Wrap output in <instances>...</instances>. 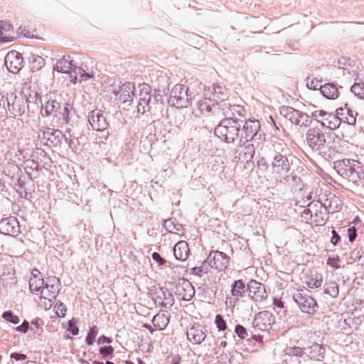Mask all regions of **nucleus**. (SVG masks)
Listing matches in <instances>:
<instances>
[{
    "instance_id": "obj_39",
    "label": "nucleus",
    "mask_w": 364,
    "mask_h": 364,
    "mask_svg": "<svg viewBox=\"0 0 364 364\" xmlns=\"http://www.w3.org/2000/svg\"><path fill=\"white\" fill-rule=\"evenodd\" d=\"M329 214L328 210L323 209L322 206H320L318 212L314 213L313 218L317 225H323L328 221Z\"/></svg>"
},
{
    "instance_id": "obj_31",
    "label": "nucleus",
    "mask_w": 364,
    "mask_h": 364,
    "mask_svg": "<svg viewBox=\"0 0 364 364\" xmlns=\"http://www.w3.org/2000/svg\"><path fill=\"white\" fill-rule=\"evenodd\" d=\"M134 85L131 82H126L122 85L119 91V100L123 102H129L132 99L131 93L134 95Z\"/></svg>"
},
{
    "instance_id": "obj_9",
    "label": "nucleus",
    "mask_w": 364,
    "mask_h": 364,
    "mask_svg": "<svg viewBox=\"0 0 364 364\" xmlns=\"http://www.w3.org/2000/svg\"><path fill=\"white\" fill-rule=\"evenodd\" d=\"M239 160L248 162L251 161L255 155V146L251 140L243 139V136L239 140V144L235 149Z\"/></svg>"
},
{
    "instance_id": "obj_46",
    "label": "nucleus",
    "mask_w": 364,
    "mask_h": 364,
    "mask_svg": "<svg viewBox=\"0 0 364 364\" xmlns=\"http://www.w3.org/2000/svg\"><path fill=\"white\" fill-rule=\"evenodd\" d=\"M45 65L44 59L40 55H33L31 61V66L33 71H38Z\"/></svg>"
},
{
    "instance_id": "obj_43",
    "label": "nucleus",
    "mask_w": 364,
    "mask_h": 364,
    "mask_svg": "<svg viewBox=\"0 0 364 364\" xmlns=\"http://www.w3.org/2000/svg\"><path fill=\"white\" fill-rule=\"evenodd\" d=\"M73 73L78 77L80 82L87 81L93 77L92 73H87L82 68L77 65L74 66Z\"/></svg>"
},
{
    "instance_id": "obj_20",
    "label": "nucleus",
    "mask_w": 364,
    "mask_h": 364,
    "mask_svg": "<svg viewBox=\"0 0 364 364\" xmlns=\"http://www.w3.org/2000/svg\"><path fill=\"white\" fill-rule=\"evenodd\" d=\"M343 178L348 179L349 181L356 183L358 181L364 179V168L359 161H356L353 164L350 170L346 171Z\"/></svg>"
},
{
    "instance_id": "obj_32",
    "label": "nucleus",
    "mask_w": 364,
    "mask_h": 364,
    "mask_svg": "<svg viewBox=\"0 0 364 364\" xmlns=\"http://www.w3.org/2000/svg\"><path fill=\"white\" fill-rule=\"evenodd\" d=\"M156 107L155 102L151 101V99L139 100L137 105V111L141 114L150 112L154 114Z\"/></svg>"
},
{
    "instance_id": "obj_62",
    "label": "nucleus",
    "mask_w": 364,
    "mask_h": 364,
    "mask_svg": "<svg viewBox=\"0 0 364 364\" xmlns=\"http://www.w3.org/2000/svg\"><path fill=\"white\" fill-rule=\"evenodd\" d=\"M151 257L154 261L159 264V266L165 265L166 263V260L164 259L159 252H153Z\"/></svg>"
},
{
    "instance_id": "obj_34",
    "label": "nucleus",
    "mask_w": 364,
    "mask_h": 364,
    "mask_svg": "<svg viewBox=\"0 0 364 364\" xmlns=\"http://www.w3.org/2000/svg\"><path fill=\"white\" fill-rule=\"evenodd\" d=\"M164 228L171 233L180 234L183 230V227L181 224L176 222L175 218H169L164 221Z\"/></svg>"
},
{
    "instance_id": "obj_36",
    "label": "nucleus",
    "mask_w": 364,
    "mask_h": 364,
    "mask_svg": "<svg viewBox=\"0 0 364 364\" xmlns=\"http://www.w3.org/2000/svg\"><path fill=\"white\" fill-rule=\"evenodd\" d=\"M245 291V284L242 279L236 280L231 285L232 296L238 299Z\"/></svg>"
},
{
    "instance_id": "obj_60",
    "label": "nucleus",
    "mask_w": 364,
    "mask_h": 364,
    "mask_svg": "<svg viewBox=\"0 0 364 364\" xmlns=\"http://www.w3.org/2000/svg\"><path fill=\"white\" fill-rule=\"evenodd\" d=\"M68 331L76 336L79 333V328L76 326V321L73 318L68 321Z\"/></svg>"
},
{
    "instance_id": "obj_42",
    "label": "nucleus",
    "mask_w": 364,
    "mask_h": 364,
    "mask_svg": "<svg viewBox=\"0 0 364 364\" xmlns=\"http://www.w3.org/2000/svg\"><path fill=\"white\" fill-rule=\"evenodd\" d=\"M324 292L330 295L332 298L337 297L339 292L338 284L335 281H329L326 284Z\"/></svg>"
},
{
    "instance_id": "obj_3",
    "label": "nucleus",
    "mask_w": 364,
    "mask_h": 364,
    "mask_svg": "<svg viewBox=\"0 0 364 364\" xmlns=\"http://www.w3.org/2000/svg\"><path fill=\"white\" fill-rule=\"evenodd\" d=\"M327 133L318 126L310 127L306 132V141L315 152L321 153L326 148Z\"/></svg>"
},
{
    "instance_id": "obj_10",
    "label": "nucleus",
    "mask_w": 364,
    "mask_h": 364,
    "mask_svg": "<svg viewBox=\"0 0 364 364\" xmlns=\"http://www.w3.org/2000/svg\"><path fill=\"white\" fill-rule=\"evenodd\" d=\"M247 291L249 296L256 302L263 301L267 297L264 285L254 279L248 282Z\"/></svg>"
},
{
    "instance_id": "obj_15",
    "label": "nucleus",
    "mask_w": 364,
    "mask_h": 364,
    "mask_svg": "<svg viewBox=\"0 0 364 364\" xmlns=\"http://www.w3.org/2000/svg\"><path fill=\"white\" fill-rule=\"evenodd\" d=\"M272 316V314L267 311L259 312L257 314H256L253 320L252 327L255 329V331H267L271 328Z\"/></svg>"
},
{
    "instance_id": "obj_11",
    "label": "nucleus",
    "mask_w": 364,
    "mask_h": 364,
    "mask_svg": "<svg viewBox=\"0 0 364 364\" xmlns=\"http://www.w3.org/2000/svg\"><path fill=\"white\" fill-rule=\"evenodd\" d=\"M88 121L92 128L98 132L105 131L108 127L107 118L101 109H94L89 113Z\"/></svg>"
},
{
    "instance_id": "obj_58",
    "label": "nucleus",
    "mask_w": 364,
    "mask_h": 364,
    "mask_svg": "<svg viewBox=\"0 0 364 364\" xmlns=\"http://www.w3.org/2000/svg\"><path fill=\"white\" fill-rule=\"evenodd\" d=\"M306 86L308 88L311 90H319L320 86H322L321 85V82L319 80L314 79H309V77L306 79Z\"/></svg>"
},
{
    "instance_id": "obj_51",
    "label": "nucleus",
    "mask_w": 364,
    "mask_h": 364,
    "mask_svg": "<svg viewBox=\"0 0 364 364\" xmlns=\"http://www.w3.org/2000/svg\"><path fill=\"white\" fill-rule=\"evenodd\" d=\"M2 317L6 321L11 322L14 324H17L19 323L18 316L14 314V313L11 311H4L2 314Z\"/></svg>"
},
{
    "instance_id": "obj_14",
    "label": "nucleus",
    "mask_w": 364,
    "mask_h": 364,
    "mask_svg": "<svg viewBox=\"0 0 364 364\" xmlns=\"http://www.w3.org/2000/svg\"><path fill=\"white\" fill-rule=\"evenodd\" d=\"M40 101L41 102V114L43 117H49L52 114L57 116V112L60 109V102L47 95L43 97V100L41 97Z\"/></svg>"
},
{
    "instance_id": "obj_37",
    "label": "nucleus",
    "mask_w": 364,
    "mask_h": 364,
    "mask_svg": "<svg viewBox=\"0 0 364 364\" xmlns=\"http://www.w3.org/2000/svg\"><path fill=\"white\" fill-rule=\"evenodd\" d=\"M273 149L275 152L274 155H282V156H289L291 155L290 154V150L287 144H285L282 140H277L274 141Z\"/></svg>"
},
{
    "instance_id": "obj_61",
    "label": "nucleus",
    "mask_w": 364,
    "mask_h": 364,
    "mask_svg": "<svg viewBox=\"0 0 364 364\" xmlns=\"http://www.w3.org/2000/svg\"><path fill=\"white\" fill-rule=\"evenodd\" d=\"M320 206H321L319 203V201L316 202H310L307 207H308V212H311L313 216L314 215V213H316L318 212L320 209Z\"/></svg>"
},
{
    "instance_id": "obj_48",
    "label": "nucleus",
    "mask_w": 364,
    "mask_h": 364,
    "mask_svg": "<svg viewBox=\"0 0 364 364\" xmlns=\"http://www.w3.org/2000/svg\"><path fill=\"white\" fill-rule=\"evenodd\" d=\"M350 90L355 96L364 100V83H355L351 86Z\"/></svg>"
},
{
    "instance_id": "obj_17",
    "label": "nucleus",
    "mask_w": 364,
    "mask_h": 364,
    "mask_svg": "<svg viewBox=\"0 0 364 364\" xmlns=\"http://www.w3.org/2000/svg\"><path fill=\"white\" fill-rule=\"evenodd\" d=\"M154 296L155 301L158 302L164 308L169 309L174 304V297L168 290H164L162 288H160L155 291Z\"/></svg>"
},
{
    "instance_id": "obj_44",
    "label": "nucleus",
    "mask_w": 364,
    "mask_h": 364,
    "mask_svg": "<svg viewBox=\"0 0 364 364\" xmlns=\"http://www.w3.org/2000/svg\"><path fill=\"white\" fill-rule=\"evenodd\" d=\"M210 270V267L208 263L207 259L205 260L199 267H195L191 269L193 274L201 277L204 274H207Z\"/></svg>"
},
{
    "instance_id": "obj_29",
    "label": "nucleus",
    "mask_w": 364,
    "mask_h": 364,
    "mask_svg": "<svg viewBox=\"0 0 364 364\" xmlns=\"http://www.w3.org/2000/svg\"><path fill=\"white\" fill-rule=\"evenodd\" d=\"M279 113L287 119H289L291 123H298L299 120L298 117L300 115V111L294 109L289 106H282L279 108Z\"/></svg>"
},
{
    "instance_id": "obj_33",
    "label": "nucleus",
    "mask_w": 364,
    "mask_h": 364,
    "mask_svg": "<svg viewBox=\"0 0 364 364\" xmlns=\"http://www.w3.org/2000/svg\"><path fill=\"white\" fill-rule=\"evenodd\" d=\"M28 284L29 289L32 293L37 295H41V290L43 289L44 285L43 279L37 277H32L29 279Z\"/></svg>"
},
{
    "instance_id": "obj_40",
    "label": "nucleus",
    "mask_w": 364,
    "mask_h": 364,
    "mask_svg": "<svg viewBox=\"0 0 364 364\" xmlns=\"http://www.w3.org/2000/svg\"><path fill=\"white\" fill-rule=\"evenodd\" d=\"M154 326L159 330H164L166 328L168 319L164 314H156L152 319Z\"/></svg>"
},
{
    "instance_id": "obj_57",
    "label": "nucleus",
    "mask_w": 364,
    "mask_h": 364,
    "mask_svg": "<svg viewBox=\"0 0 364 364\" xmlns=\"http://www.w3.org/2000/svg\"><path fill=\"white\" fill-rule=\"evenodd\" d=\"M55 309H56L55 310L56 315L58 317L63 318L65 316L67 308L63 303L60 302L59 304H57L55 306Z\"/></svg>"
},
{
    "instance_id": "obj_63",
    "label": "nucleus",
    "mask_w": 364,
    "mask_h": 364,
    "mask_svg": "<svg viewBox=\"0 0 364 364\" xmlns=\"http://www.w3.org/2000/svg\"><path fill=\"white\" fill-rule=\"evenodd\" d=\"M327 112L324 110H316L312 112V117L315 118V119L319 122V120H323V117L326 116Z\"/></svg>"
},
{
    "instance_id": "obj_53",
    "label": "nucleus",
    "mask_w": 364,
    "mask_h": 364,
    "mask_svg": "<svg viewBox=\"0 0 364 364\" xmlns=\"http://www.w3.org/2000/svg\"><path fill=\"white\" fill-rule=\"evenodd\" d=\"M299 122L298 123H295V124L299 126H305L308 127L311 124V121L310 120V117L307 114L303 113L300 112L299 117H298Z\"/></svg>"
},
{
    "instance_id": "obj_54",
    "label": "nucleus",
    "mask_w": 364,
    "mask_h": 364,
    "mask_svg": "<svg viewBox=\"0 0 364 364\" xmlns=\"http://www.w3.org/2000/svg\"><path fill=\"white\" fill-rule=\"evenodd\" d=\"M235 332L237 335V336L241 339H245L247 338L249 333L247 329L240 324H237L235 328Z\"/></svg>"
},
{
    "instance_id": "obj_13",
    "label": "nucleus",
    "mask_w": 364,
    "mask_h": 364,
    "mask_svg": "<svg viewBox=\"0 0 364 364\" xmlns=\"http://www.w3.org/2000/svg\"><path fill=\"white\" fill-rule=\"evenodd\" d=\"M0 232L6 235L17 236L20 232V225L15 217L3 218L0 221Z\"/></svg>"
},
{
    "instance_id": "obj_55",
    "label": "nucleus",
    "mask_w": 364,
    "mask_h": 364,
    "mask_svg": "<svg viewBox=\"0 0 364 364\" xmlns=\"http://www.w3.org/2000/svg\"><path fill=\"white\" fill-rule=\"evenodd\" d=\"M312 351L311 353L316 352L318 353L317 355H311V358H315L316 360H319L321 358H323V353L325 352V349L318 344H315L311 347Z\"/></svg>"
},
{
    "instance_id": "obj_49",
    "label": "nucleus",
    "mask_w": 364,
    "mask_h": 364,
    "mask_svg": "<svg viewBox=\"0 0 364 364\" xmlns=\"http://www.w3.org/2000/svg\"><path fill=\"white\" fill-rule=\"evenodd\" d=\"M98 334V328L96 326H93L90 328L89 332L85 338V342L88 346L93 344L95 339Z\"/></svg>"
},
{
    "instance_id": "obj_22",
    "label": "nucleus",
    "mask_w": 364,
    "mask_h": 364,
    "mask_svg": "<svg viewBox=\"0 0 364 364\" xmlns=\"http://www.w3.org/2000/svg\"><path fill=\"white\" fill-rule=\"evenodd\" d=\"M187 338L194 344H199L203 342L206 335L200 326H192L187 329Z\"/></svg>"
},
{
    "instance_id": "obj_47",
    "label": "nucleus",
    "mask_w": 364,
    "mask_h": 364,
    "mask_svg": "<svg viewBox=\"0 0 364 364\" xmlns=\"http://www.w3.org/2000/svg\"><path fill=\"white\" fill-rule=\"evenodd\" d=\"M58 61L60 63H62V68L65 69L63 73H68L70 77H73V71L75 65L72 64V61L67 59L65 56H63V58Z\"/></svg>"
},
{
    "instance_id": "obj_12",
    "label": "nucleus",
    "mask_w": 364,
    "mask_h": 364,
    "mask_svg": "<svg viewBox=\"0 0 364 364\" xmlns=\"http://www.w3.org/2000/svg\"><path fill=\"white\" fill-rule=\"evenodd\" d=\"M5 65L8 70L12 73H18L23 67V57L22 55L16 51H9L4 59Z\"/></svg>"
},
{
    "instance_id": "obj_56",
    "label": "nucleus",
    "mask_w": 364,
    "mask_h": 364,
    "mask_svg": "<svg viewBox=\"0 0 364 364\" xmlns=\"http://www.w3.org/2000/svg\"><path fill=\"white\" fill-rule=\"evenodd\" d=\"M215 323L219 331H225L227 328L226 322L220 314L216 315L215 318Z\"/></svg>"
},
{
    "instance_id": "obj_6",
    "label": "nucleus",
    "mask_w": 364,
    "mask_h": 364,
    "mask_svg": "<svg viewBox=\"0 0 364 364\" xmlns=\"http://www.w3.org/2000/svg\"><path fill=\"white\" fill-rule=\"evenodd\" d=\"M61 131L49 127H41L38 132V138L41 144L48 146H56L60 144Z\"/></svg>"
},
{
    "instance_id": "obj_4",
    "label": "nucleus",
    "mask_w": 364,
    "mask_h": 364,
    "mask_svg": "<svg viewBox=\"0 0 364 364\" xmlns=\"http://www.w3.org/2000/svg\"><path fill=\"white\" fill-rule=\"evenodd\" d=\"M192 98V94L189 93V88L178 84L172 88L168 102L177 108L186 107Z\"/></svg>"
},
{
    "instance_id": "obj_30",
    "label": "nucleus",
    "mask_w": 364,
    "mask_h": 364,
    "mask_svg": "<svg viewBox=\"0 0 364 364\" xmlns=\"http://www.w3.org/2000/svg\"><path fill=\"white\" fill-rule=\"evenodd\" d=\"M357 161L350 159H344L343 160H338L333 163L334 168L336 170L338 173L341 176H343L346 171L350 170Z\"/></svg>"
},
{
    "instance_id": "obj_25",
    "label": "nucleus",
    "mask_w": 364,
    "mask_h": 364,
    "mask_svg": "<svg viewBox=\"0 0 364 364\" xmlns=\"http://www.w3.org/2000/svg\"><path fill=\"white\" fill-rule=\"evenodd\" d=\"M321 94L328 100H336L339 96V91L337 86L331 82L326 83L320 86Z\"/></svg>"
},
{
    "instance_id": "obj_38",
    "label": "nucleus",
    "mask_w": 364,
    "mask_h": 364,
    "mask_svg": "<svg viewBox=\"0 0 364 364\" xmlns=\"http://www.w3.org/2000/svg\"><path fill=\"white\" fill-rule=\"evenodd\" d=\"M330 208L328 213L333 214L339 212L343 207L341 199L334 194H329Z\"/></svg>"
},
{
    "instance_id": "obj_19",
    "label": "nucleus",
    "mask_w": 364,
    "mask_h": 364,
    "mask_svg": "<svg viewBox=\"0 0 364 364\" xmlns=\"http://www.w3.org/2000/svg\"><path fill=\"white\" fill-rule=\"evenodd\" d=\"M232 105L225 101L217 102V106L213 107V117L218 119H220L223 117H225L224 119H235L232 117Z\"/></svg>"
},
{
    "instance_id": "obj_5",
    "label": "nucleus",
    "mask_w": 364,
    "mask_h": 364,
    "mask_svg": "<svg viewBox=\"0 0 364 364\" xmlns=\"http://www.w3.org/2000/svg\"><path fill=\"white\" fill-rule=\"evenodd\" d=\"M6 102L8 112L14 117L22 116L28 108L27 100L21 94H7Z\"/></svg>"
},
{
    "instance_id": "obj_50",
    "label": "nucleus",
    "mask_w": 364,
    "mask_h": 364,
    "mask_svg": "<svg viewBox=\"0 0 364 364\" xmlns=\"http://www.w3.org/2000/svg\"><path fill=\"white\" fill-rule=\"evenodd\" d=\"M139 87L140 92L139 95V100L151 99V87L148 85L143 84L141 85H139Z\"/></svg>"
},
{
    "instance_id": "obj_64",
    "label": "nucleus",
    "mask_w": 364,
    "mask_h": 364,
    "mask_svg": "<svg viewBox=\"0 0 364 364\" xmlns=\"http://www.w3.org/2000/svg\"><path fill=\"white\" fill-rule=\"evenodd\" d=\"M46 285L51 284L53 287L58 286V288L60 287V279L57 278L56 277H48L46 282Z\"/></svg>"
},
{
    "instance_id": "obj_21",
    "label": "nucleus",
    "mask_w": 364,
    "mask_h": 364,
    "mask_svg": "<svg viewBox=\"0 0 364 364\" xmlns=\"http://www.w3.org/2000/svg\"><path fill=\"white\" fill-rule=\"evenodd\" d=\"M336 113L326 112V116L323 117V120H319L321 124V128L323 129L324 127H327L329 129L334 130L339 127L341 123V119L339 117L340 114Z\"/></svg>"
},
{
    "instance_id": "obj_2",
    "label": "nucleus",
    "mask_w": 364,
    "mask_h": 364,
    "mask_svg": "<svg viewBox=\"0 0 364 364\" xmlns=\"http://www.w3.org/2000/svg\"><path fill=\"white\" fill-rule=\"evenodd\" d=\"M242 120L238 119H222L215 128L214 134L221 141L234 144L239 139Z\"/></svg>"
},
{
    "instance_id": "obj_28",
    "label": "nucleus",
    "mask_w": 364,
    "mask_h": 364,
    "mask_svg": "<svg viewBox=\"0 0 364 364\" xmlns=\"http://www.w3.org/2000/svg\"><path fill=\"white\" fill-rule=\"evenodd\" d=\"M306 284L311 289H316L321 287L323 282V276L316 271H310L306 277Z\"/></svg>"
},
{
    "instance_id": "obj_26",
    "label": "nucleus",
    "mask_w": 364,
    "mask_h": 364,
    "mask_svg": "<svg viewBox=\"0 0 364 364\" xmlns=\"http://www.w3.org/2000/svg\"><path fill=\"white\" fill-rule=\"evenodd\" d=\"M337 114L341 116H345L343 122L350 125H353L356 122V116L358 115V113L351 109L347 103L345 104L344 107H339L337 109Z\"/></svg>"
},
{
    "instance_id": "obj_24",
    "label": "nucleus",
    "mask_w": 364,
    "mask_h": 364,
    "mask_svg": "<svg viewBox=\"0 0 364 364\" xmlns=\"http://www.w3.org/2000/svg\"><path fill=\"white\" fill-rule=\"evenodd\" d=\"M178 294L181 296L184 301H190L195 294V290L192 284L188 281H183L177 287Z\"/></svg>"
},
{
    "instance_id": "obj_35",
    "label": "nucleus",
    "mask_w": 364,
    "mask_h": 364,
    "mask_svg": "<svg viewBox=\"0 0 364 364\" xmlns=\"http://www.w3.org/2000/svg\"><path fill=\"white\" fill-rule=\"evenodd\" d=\"M59 291L60 288H58V286L53 287L51 284L46 285V284H45V286L43 285V288L41 290V297L51 301V299H55Z\"/></svg>"
},
{
    "instance_id": "obj_18",
    "label": "nucleus",
    "mask_w": 364,
    "mask_h": 364,
    "mask_svg": "<svg viewBox=\"0 0 364 364\" xmlns=\"http://www.w3.org/2000/svg\"><path fill=\"white\" fill-rule=\"evenodd\" d=\"M196 106L200 114L206 116H213V107L217 106V102L212 100L208 93L205 94V97L197 102Z\"/></svg>"
},
{
    "instance_id": "obj_8",
    "label": "nucleus",
    "mask_w": 364,
    "mask_h": 364,
    "mask_svg": "<svg viewBox=\"0 0 364 364\" xmlns=\"http://www.w3.org/2000/svg\"><path fill=\"white\" fill-rule=\"evenodd\" d=\"M206 259L210 269L214 268L218 271L225 270L230 264V257L218 250H212Z\"/></svg>"
},
{
    "instance_id": "obj_45",
    "label": "nucleus",
    "mask_w": 364,
    "mask_h": 364,
    "mask_svg": "<svg viewBox=\"0 0 364 364\" xmlns=\"http://www.w3.org/2000/svg\"><path fill=\"white\" fill-rule=\"evenodd\" d=\"M62 115L63 120L65 122L70 126H73L74 124V120L73 119V114L71 113V109H69V104L66 103L63 109V112H60Z\"/></svg>"
},
{
    "instance_id": "obj_41",
    "label": "nucleus",
    "mask_w": 364,
    "mask_h": 364,
    "mask_svg": "<svg viewBox=\"0 0 364 364\" xmlns=\"http://www.w3.org/2000/svg\"><path fill=\"white\" fill-rule=\"evenodd\" d=\"M12 28V26L4 23L3 21H0V41L1 42H11L14 40V37L11 36L10 35L7 36L4 35V31H9Z\"/></svg>"
},
{
    "instance_id": "obj_27",
    "label": "nucleus",
    "mask_w": 364,
    "mask_h": 364,
    "mask_svg": "<svg viewBox=\"0 0 364 364\" xmlns=\"http://www.w3.org/2000/svg\"><path fill=\"white\" fill-rule=\"evenodd\" d=\"M208 95L211 96L212 100H214V102H217L218 100H220V102L225 101V99L228 97V92L225 87H223L220 85H213L210 87H208Z\"/></svg>"
},
{
    "instance_id": "obj_1",
    "label": "nucleus",
    "mask_w": 364,
    "mask_h": 364,
    "mask_svg": "<svg viewBox=\"0 0 364 364\" xmlns=\"http://www.w3.org/2000/svg\"><path fill=\"white\" fill-rule=\"evenodd\" d=\"M295 157L293 155H274L272 161V173L277 183L289 188L291 191H301L308 188L296 173L291 170Z\"/></svg>"
},
{
    "instance_id": "obj_16",
    "label": "nucleus",
    "mask_w": 364,
    "mask_h": 364,
    "mask_svg": "<svg viewBox=\"0 0 364 364\" xmlns=\"http://www.w3.org/2000/svg\"><path fill=\"white\" fill-rule=\"evenodd\" d=\"M242 131L241 136L243 139L252 140L257 134L260 129V123L258 120L249 119L247 121L242 120Z\"/></svg>"
},
{
    "instance_id": "obj_52",
    "label": "nucleus",
    "mask_w": 364,
    "mask_h": 364,
    "mask_svg": "<svg viewBox=\"0 0 364 364\" xmlns=\"http://www.w3.org/2000/svg\"><path fill=\"white\" fill-rule=\"evenodd\" d=\"M114 351V349L112 346H102L99 349L100 354H101L103 358L109 356L110 358H112Z\"/></svg>"
},
{
    "instance_id": "obj_7",
    "label": "nucleus",
    "mask_w": 364,
    "mask_h": 364,
    "mask_svg": "<svg viewBox=\"0 0 364 364\" xmlns=\"http://www.w3.org/2000/svg\"><path fill=\"white\" fill-rule=\"evenodd\" d=\"M293 299L302 312L314 314L317 311L318 306L313 297L297 291L294 294Z\"/></svg>"
},
{
    "instance_id": "obj_23",
    "label": "nucleus",
    "mask_w": 364,
    "mask_h": 364,
    "mask_svg": "<svg viewBox=\"0 0 364 364\" xmlns=\"http://www.w3.org/2000/svg\"><path fill=\"white\" fill-rule=\"evenodd\" d=\"M173 252L176 259L184 262L188 259L190 254L189 246L186 241H179L173 247Z\"/></svg>"
},
{
    "instance_id": "obj_59",
    "label": "nucleus",
    "mask_w": 364,
    "mask_h": 364,
    "mask_svg": "<svg viewBox=\"0 0 364 364\" xmlns=\"http://www.w3.org/2000/svg\"><path fill=\"white\" fill-rule=\"evenodd\" d=\"M232 117L236 118L235 115L237 114L240 117H244L245 116V109L243 107L238 105H232Z\"/></svg>"
}]
</instances>
